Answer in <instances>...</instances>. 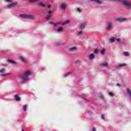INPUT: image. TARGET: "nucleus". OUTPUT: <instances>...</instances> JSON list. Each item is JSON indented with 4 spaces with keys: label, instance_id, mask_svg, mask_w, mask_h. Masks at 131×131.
<instances>
[{
    "label": "nucleus",
    "instance_id": "obj_1",
    "mask_svg": "<svg viewBox=\"0 0 131 131\" xmlns=\"http://www.w3.org/2000/svg\"><path fill=\"white\" fill-rule=\"evenodd\" d=\"M32 74V72L30 71H26L23 72V74L19 76L18 78L23 82H25L29 80V76Z\"/></svg>",
    "mask_w": 131,
    "mask_h": 131
},
{
    "label": "nucleus",
    "instance_id": "obj_2",
    "mask_svg": "<svg viewBox=\"0 0 131 131\" xmlns=\"http://www.w3.org/2000/svg\"><path fill=\"white\" fill-rule=\"evenodd\" d=\"M20 18H24L25 19H29L30 20H34L35 18L34 16L30 15V14H20L19 15Z\"/></svg>",
    "mask_w": 131,
    "mask_h": 131
},
{
    "label": "nucleus",
    "instance_id": "obj_3",
    "mask_svg": "<svg viewBox=\"0 0 131 131\" xmlns=\"http://www.w3.org/2000/svg\"><path fill=\"white\" fill-rule=\"evenodd\" d=\"M115 2H120L124 5V6H125V7H127V8H131V5L129 4V3L125 1H122V0H114Z\"/></svg>",
    "mask_w": 131,
    "mask_h": 131
},
{
    "label": "nucleus",
    "instance_id": "obj_4",
    "mask_svg": "<svg viewBox=\"0 0 131 131\" xmlns=\"http://www.w3.org/2000/svg\"><path fill=\"white\" fill-rule=\"evenodd\" d=\"M52 13L53 12L51 10L46 12V14H45L47 17L46 21H49L50 20H51V18L52 17Z\"/></svg>",
    "mask_w": 131,
    "mask_h": 131
},
{
    "label": "nucleus",
    "instance_id": "obj_5",
    "mask_svg": "<svg viewBox=\"0 0 131 131\" xmlns=\"http://www.w3.org/2000/svg\"><path fill=\"white\" fill-rule=\"evenodd\" d=\"M16 6H18V3L14 2L12 3L11 4L7 6L8 9H13V8H15Z\"/></svg>",
    "mask_w": 131,
    "mask_h": 131
},
{
    "label": "nucleus",
    "instance_id": "obj_6",
    "mask_svg": "<svg viewBox=\"0 0 131 131\" xmlns=\"http://www.w3.org/2000/svg\"><path fill=\"white\" fill-rule=\"evenodd\" d=\"M113 28V24H112V23H108L107 24L106 29L107 30H111V29H112Z\"/></svg>",
    "mask_w": 131,
    "mask_h": 131
},
{
    "label": "nucleus",
    "instance_id": "obj_7",
    "mask_svg": "<svg viewBox=\"0 0 131 131\" xmlns=\"http://www.w3.org/2000/svg\"><path fill=\"white\" fill-rule=\"evenodd\" d=\"M87 25L88 24L86 23L81 24L80 25H79V29H84V28H85V27H86Z\"/></svg>",
    "mask_w": 131,
    "mask_h": 131
},
{
    "label": "nucleus",
    "instance_id": "obj_8",
    "mask_svg": "<svg viewBox=\"0 0 131 131\" xmlns=\"http://www.w3.org/2000/svg\"><path fill=\"white\" fill-rule=\"evenodd\" d=\"M116 21L117 22H124V21H126V19L124 18H118L116 19Z\"/></svg>",
    "mask_w": 131,
    "mask_h": 131
},
{
    "label": "nucleus",
    "instance_id": "obj_9",
    "mask_svg": "<svg viewBox=\"0 0 131 131\" xmlns=\"http://www.w3.org/2000/svg\"><path fill=\"white\" fill-rule=\"evenodd\" d=\"M68 49L70 52H74V51H76L77 50V48L76 47H68Z\"/></svg>",
    "mask_w": 131,
    "mask_h": 131
},
{
    "label": "nucleus",
    "instance_id": "obj_10",
    "mask_svg": "<svg viewBox=\"0 0 131 131\" xmlns=\"http://www.w3.org/2000/svg\"><path fill=\"white\" fill-rule=\"evenodd\" d=\"M108 63L107 62L100 63V66L101 67H108Z\"/></svg>",
    "mask_w": 131,
    "mask_h": 131
},
{
    "label": "nucleus",
    "instance_id": "obj_11",
    "mask_svg": "<svg viewBox=\"0 0 131 131\" xmlns=\"http://www.w3.org/2000/svg\"><path fill=\"white\" fill-rule=\"evenodd\" d=\"M60 8L61 10H65L67 8V5L65 3H63L61 5Z\"/></svg>",
    "mask_w": 131,
    "mask_h": 131
},
{
    "label": "nucleus",
    "instance_id": "obj_12",
    "mask_svg": "<svg viewBox=\"0 0 131 131\" xmlns=\"http://www.w3.org/2000/svg\"><path fill=\"white\" fill-rule=\"evenodd\" d=\"M15 101H21V98L18 96V95H15Z\"/></svg>",
    "mask_w": 131,
    "mask_h": 131
},
{
    "label": "nucleus",
    "instance_id": "obj_13",
    "mask_svg": "<svg viewBox=\"0 0 131 131\" xmlns=\"http://www.w3.org/2000/svg\"><path fill=\"white\" fill-rule=\"evenodd\" d=\"M19 60L23 63H26V60H25V58L24 57L20 56L19 57Z\"/></svg>",
    "mask_w": 131,
    "mask_h": 131
},
{
    "label": "nucleus",
    "instance_id": "obj_14",
    "mask_svg": "<svg viewBox=\"0 0 131 131\" xmlns=\"http://www.w3.org/2000/svg\"><path fill=\"white\" fill-rule=\"evenodd\" d=\"M91 2H94L95 3H96V4H98V5H100L101 4V1L100 0H90Z\"/></svg>",
    "mask_w": 131,
    "mask_h": 131
},
{
    "label": "nucleus",
    "instance_id": "obj_15",
    "mask_svg": "<svg viewBox=\"0 0 131 131\" xmlns=\"http://www.w3.org/2000/svg\"><path fill=\"white\" fill-rule=\"evenodd\" d=\"M116 40V38L115 37H112L110 39V42L111 43L114 42Z\"/></svg>",
    "mask_w": 131,
    "mask_h": 131
},
{
    "label": "nucleus",
    "instance_id": "obj_16",
    "mask_svg": "<svg viewBox=\"0 0 131 131\" xmlns=\"http://www.w3.org/2000/svg\"><path fill=\"white\" fill-rule=\"evenodd\" d=\"M62 44L60 42H56L55 43V47H60Z\"/></svg>",
    "mask_w": 131,
    "mask_h": 131
},
{
    "label": "nucleus",
    "instance_id": "obj_17",
    "mask_svg": "<svg viewBox=\"0 0 131 131\" xmlns=\"http://www.w3.org/2000/svg\"><path fill=\"white\" fill-rule=\"evenodd\" d=\"M90 60H93V59H95V55L91 54L89 56Z\"/></svg>",
    "mask_w": 131,
    "mask_h": 131
},
{
    "label": "nucleus",
    "instance_id": "obj_18",
    "mask_svg": "<svg viewBox=\"0 0 131 131\" xmlns=\"http://www.w3.org/2000/svg\"><path fill=\"white\" fill-rule=\"evenodd\" d=\"M23 110L25 112L27 111V105H25L23 106Z\"/></svg>",
    "mask_w": 131,
    "mask_h": 131
},
{
    "label": "nucleus",
    "instance_id": "obj_19",
    "mask_svg": "<svg viewBox=\"0 0 131 131\" xmlns=\"http://www.w3.org/2000/svg\"><path fill=\"white\" fill-rule=\"evenodd\" d=\"M83 32V31L82 30L78 32V33H77L78 36H80V35H82Z\"/></svg>",
    "mask_w": 131,
    "mask_h": 131
},
{
    "label": "nucleus",
    "instance_id": "obj_20",
    "mask_svg": "<svg viewBox=\"0 0 131 131\" xmlns=\"http://www.w3.org/2000/svg\"><path fill=\"white\" fill-rule=\"evenodd\" d=\"M39 5L40 7H42L43 8H46V7H47V5H46V4L42 3H40L39 4Z\"/></svg>",
    "mask_w": 131,
    "mask_h": 131
},
{
    "label": "nucleus",
    "instance_id": "obj_21",
    "mask_svg": "<svg viewBox=\"0 0 131 131\" xmlns=\"http://www.w3.org/2000/svg\"><path fill=\"white\" fill-rule=\"evenodd\" d=\"M63 27H60L57 30L58 32H62V31H63Z\"/></svg>",
    "mask_w": 131,
    "mask_h": 131
},
{
    "label": "nucleus",
    "instance_id": "obj_22",
    "mask_svg": "<svg viewBox=\"0 0 131 131\" xmlns=\"http://www.w3.org/2000/svg\"><path fill=\"white\" fill-rule=\"evenodd\" d=\"M72 72H69L66 73V74L64 75V77H67V76H69L70 74H71Z\"/></svg>",
    "mask_w": 131,
    "mask_h": 131
},
{
    "label": "nucleus",
    "instance_id": "obj_23",
    "mask_svg": "<svg viewBox=\"0 0 131 131\" xmlns=\"http://www.w3.org/2000/svg\"><path fill=\"white\" fill-rule=\"evenodd\" d=\"M60 24H61V23H57L56 24H55L54 26V29H56V27H57L58 25H60Z\"/></svg>",
    "mask_w": 131,
    "mask_h": 131
},
{
    "label": "nucleus",
    "instance_id": "obj_24",
    "mask_svg": "<svg viewBox=\"0 0 131 131\" xmlns=\"http://www.w3.org/2000/svg\"><path fill=\"white\" fill-rule=\"evenodd\" d=\"M105 53H106V50H105V49H102L101 51V55H104Z\"/></svg>",
    "mask_w": 131,
    "mask_h": 131
},
{
    "label": "nucleus",
    "instance_id": "obj_25",
    "mask_svg": "<svg viewBox=\"0 0 131 131\" xmlns=\"http://www.w3.org/2000/svg\"><path fill=\"white\" fill-rule=\"evenodd\" d=\"M69 22H70L69 20H67L66 21H64L63 23H62V25H66V24H68Z\"/></svg>",
    "mask_w": 131,
    "mask_h": 131
},
{
    "label": "nucleus",
    "instance_id": "obj_26",
    "mask_svg": "<svg viewBox=\"0 0 131 131\" xmlns=\"http://www.w3.org/2000/svg\"><path fill=\"white\" fill-rule=\"evenodd\" d=\"M6 72V69H2L1 70H0V72L1 73H5V72Z\"/></svg>",
    "mask_w": 131,
    "mask_h": 131
},
{
    "label": "nucleus",
    "instance_id": "obj_27",
    "mask_svg": "<svg viewBox=\"0 0 131 131\" xmlns=\"http://www.w3.org/2000/svg\"><path fill=\"white\" fill-rule=\"evenodd\" d=\"M8 62L11 63V64H14L15 61H14L13 60H8Z\"/></svg>",
    "mask_w": 131,
    "mask_h": 131
},
{
    "label": "nucleus",
    "instance_id": "obj_28",
    "mask_svg": "<svg viewBox=\"0 0 131 131\" xmlns=\"http://www.w3.org/2000/svg\"><path fill=\"white\" fill-rule=\"evenodd\" d=\"M123 54L124 56H126V57L129 56V53H128V52H124Z\"/></svg>",
    "mask_w": 131,
    "mask_h": 131
},
{
    "label": "nucleus",
    "instance_id": "obj_29",
    "mask_svg": "<svg viewBox=\"0 0 131 131\" xmlns=\"http://www.w3.org/2000/svg\"><path fill=\"white\" fill-rule=\"evenodd\" d=\"M126 66V64L125 63L121 64L119 65V67H125Z\"/></svg>",
    "mask_w": 131,
    "mask_h": 131
},
{
    "label": "nucleus",
    "instance_id": "obj_30",
    "mask_svg": "<svg viewBox=\"0 0 131 131\" xmlns=\"http://www.w3.org/2000/svg\"><path fill=\"white\" fill-rule=\"evenodd\" d=\"M109 95L111 96V97H113V96H114V94H113V93L112 92H110Z\"/></svg>",
    "mask_w": 131,
    "mask_h": 131
},
{
    "label": "nucleus",
    "instance_id": "obj_31",
    "mask_svg": "<svg viewBox=\"0 0 131 131\" xmlns=\"http://www.w3.org/2000/svg\"><path fill=\"white\" fill-rule=\"evenodd\" d=\"M7 75H10V74H2L1 75V76L4 77V76H7Z\"/></svg>",
    "mask_w": 131,
    "mask_h": 131
},
{
    "label": "nucleus",
    "instance_id": "obj_32",
    "mask_svg": "<svg viewBox=\"0 0 131 131\" xmlns=\"http://www.w3.org/2000/svg\"><path fill=\"white\" fill-rule=\"evenodd\" d=\"M30 2L32 3H35L36 2H38V0H30Z\"/></svg>",
    "mask_w": 131,
    "mask_h": 131
},
{
    "label": "nucleus",
    "instance_id": "obj_33",
    "mask_svg": "<svg viewBox=\"0 0 131 131\" xmlns=\"http://www.w3.org/2000/svg\"><path fill=\"white\" fill-rule=\"evenodd\" d=\"M95 54H98L99 53V50L98 49H96L94 52Z\"/></svg>",
    "mask_w": 131,
    "mask_h": 131
},
{
    "label": "nucleus",
    "instance_id": "obj_34",
    "mask_svg": "<svg viewBox=\"0 0 131 131\" xmlns=\"http://www.w3.org/2000/svg\"><path fill=\"white\" fill-rule=\"evenodd\" d=\"M77 12H78L79 13H80V12H81V9H80V8H77Z\"/></svg>",
    "mask_w": 131,
    "mask_h": 131
},
{
    "label": "nucleus",
    "instance_id": "obj_35",
    "mask_svg": "<svg viewBox=\"0 0 131 131\" xmlns=\"http://www.w3.org/2000/svg\"><path fill=\"white\" fill-rule=\"evenodd\" d=\"M116 40L117 42H119L120 41V38H116Z\"/></svg>",
    "mask_w": 131,
    "mask_h": 131
},
{
    "label": "nucleus",
    "instance_id": "obj_36",
    "mask_svg": "<svg viewBox=\"0 0 131 131\" xmlns=\"http://www.w3.org/2000/svg\"><path fill=\"white\" fill-rule=\"evenodd\" d=\"M101 118L103 120H105V117H104V115H101Z\"/></svg>",
    "mask_w": 131,
    "mask_h": 131
},
{
    "label": "nucleus",
    "instance_id": "obj_37",
    "mask_svg": "<svg viewBox=\"0 0 131 131\" xmlns=\"http://www.w3.org/2000/svg\"><path fill=\"white\" fill-rule=\"evenodd\" d=\"M6 2H7L8 3H11L12 2L11 0H5Z\"/></svg>",
    "mask_w": 131,
    "mask_h": 131
},
{
    "label": "nucleus",
    "instance_id": "obj_38",
    "mask_svg": "<svg viewBox=\"0 0 131 131\" xmlns=\"http://www.w3.org/2000/svg\"><path fill=\"white\" fill-rule=\"evenodd\" d=\"M48 8H52V6L49 5H48Z\"/></svg>",
    "mask_w": 131,
    "mask_h": 131
},
{
    "label": "nucleus",
    "instance_id": "obj_39",
    "mask_svg": "<svg viewBox=\"0 0 131 131\" xmlns=\"http://www.w3.org/2000/svg\"><path fill=\"white\" fill-rule=\"evenodd\" d=\"M49 24H51V25L54 24V23H53L52 21H50L49 22Z\"/></svg>",
    "mask_w": 131,
    "mask_h": 131
},
{
    "label": "nucleus",
    "instance_id": "obj_40",
    "mask_svg": "<svg viewBox=\"0 0 131 131\" xmlns=\"http://www.w3.org/2000/svg\"><path fill=\"white\" fill-rule=\"evenodd\" d=\"M100 98H101V99H104V96H100Z\"/></svg>",
    "mask_w": 131,
    "mask_h": 131
},
{
    "label": "nucleus",
    "instance_id": "obj_41",
    "mask_svg": "<svg viewBox=\"0 0 131 131\" xmlns=\"http://www.w3.org/2000/svg\"><path fill=\"white\" fill-rule=\"evenodd\" d=\"M93 131H96V128H93Z\"/></svg>",
    "mask_w": 131,
    "mask_h": 131
},
{
    "label": "nucleus",
    "instance_id": "obj_42",
    "mask_svg": "<svg viewBox=\"0 0 131 131\" xmlns=\"http://www.w3.org/2000/svg\"><path fill=\"white\" fill-rule=\"evenodd\" d=\"M79 62H80V61L77 60V61H76V63H79Z\"/></svg>",
    "mask_w": 131,
    "mask_h": 131
},
{
    "label": "nucleus",
    "instance_id": "obj_43",
    "mask_svg": "<svg viewBox=\"0 0 131 131\" xmlns=\"http://www.w3.org/2000/svg\"><path fill=\"white\" fill-rule=\"evenodd\" d=\"M117 85L118 86H120V84H118V83Z\"/></svg>",
    "mask_w": 131,
    "mask_h": 131
},
{
    "label": "nucleus",
    "instance_id": "obj_44",
    "mask_svg": "<svg viewBox=\"0 0 131 131\" xmlns=\"http://www.w3.org/2000/svg\"><path fill=\"white\" fill-rule=\"evenodd\" d=\"M21 131H24V129H23L21 130Z\"/></svg>",
    "mask_w": 131,
    "mask_h": 131
}]
</instances>
